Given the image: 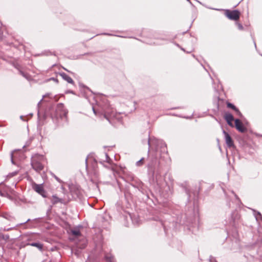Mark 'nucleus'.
Segmentation results:
<instances>
[{"instance_id": "f257e3e1", "label": "nucleus", "mask_w": 262, "mask_h": 262, "mask_svg": "<svg viewBox=\"0 0 262 262\" xmlns=\"http://www.w3.org/2000/svg\"><path fill=\"white\" fill-rule=\"evenodd\" d=\"M47 162L46 158L44 156L35 154L31 158V166L37 172H40L43 170L45 164Z\"/></svg>"}, {"instance_id": "f03ea898", "label": "nucleus", "mask_w": 262, "mask_h": 262, "mask_svg": "<svg viewBox=\"0 0 262 262\" xmlns=\"http://www.w3.org/2000/svg\"><path fill=\"white\" fill-rule=\"evenodd\" d=\"M103 116L111 123H114L113 121L116 120L118 121H121V117L120 113H117L115 110L108 108L103 111Z\"/></svg>"}, {"instance_id": "7ed1b4c3", "label": "nucleus", "mask_w": 262, "mask_h": 262, "mask_svg": "<svg viewBox=\"0 0 262 262\" xmlns=\"http://www.w3.org/2000/svg\"><path fill=\"white\" fill-rule=\"evenodd\" d=\"M68 111L64 108L62 103H59L57 105L55 112L54 114H51V117L53 119L56 118H65L67 120V115Z\"/></svg>"}, {"instance_id": "20e7f679", "label": "nucleus", "mask_w": 262, "mask_h": 262, "mask_svg": "<svg viewBox=\"0 0 262 262\" xmlns=\"http://www.w3.org/2000/svg\"><path fill=\"white\" fill-rule=\"evenodd\" d=\"M148 144L149 146L148 152H149V148L152 146L155 145L156 146V150H158L159 148H165L166 147L165 143L161 140H159L156 138H148ZM165 150V149H164Z\"/></svg>"}, {"instance_id": "39448f33", "label": "nucleus", "mask_w": 262, "mask_h": 262, "mask_svg": "<svg viewBox=\"0 0 262 262\" xmlns=\"http://www.w3.org/2000/svg\"><path fill=\"white\" fill-rule=\"evenodd\" d=\"M32 189L43 198L47 197V193L44 189L43 184H38L35 182L32 183Z\"/></svg>"}, {"instance_id": "423d86ee", "label": "nucleus", "mask_w": 262, "mask_h": 262, "mask_svg": "<svg viewBox=\"0 0 262 262\" xmlns=\"http://www.w3.org/2000/svg\"><path fill=\"white\" fill-rule=\"evenodd\" d=\"M23 156V154L20 150H15L13 151L11 154V163L14 165H17L18 161L20 160Z\"/></svg>"}, {"instance_id": "0eeeda50", "label": "nucleus", "mask_w": 262, "mask_h": 262, "mask_svg": "<svg viewBox=\"0 0 262 262\" xmlns=\"http://www.w3.org/2000/svg\"><path fill=\"white\" fill-rule=\"evenodd\" d=\"M226 16L231 20H237L239 18V12L238 10L230 11L227 10L226 12Z\"/></svg>"}, {"instance_id": "6e6552de", "label": "nucleus", "mask_w": 262, "mask_h": 262, "mask_svg": "<svg viewBox=\"0 0 262 262\" xmlns=\"http://www.w3.org/2000/svg\"><path fill=\"white\" fill-rule=\"evenodd\" d=\"M223 133L225 135V139L227 146L229 147H233L234 146L233 141L229 134L225 130L223 131Z\"/></svg>"}, {"instance_id": "1a4fd4ad", "label": "nucleus", "mask_w": 262, "mask_h": 262, "mask_svg": "<svg viewBox=\"0 0 262 262\" xmlns=\"http://www.w3.org/2000/svg\"><path fill=\"white\" fill-rule=\"evenodd\" d=\"M235 125L236 128L241 133H244L246 130V128L243 126L242 122L238 119L235 120Z\"/></svg>"}, {"instance_id": "9d476101", "label": "nucleus", "mask_w": 262, "mask_h": 262, "mask_svg": "<svg viewBox=\"0 0 262 262\" xmlns=\"http://www.w3.org/2000/svg\"><path fill=\"white\" fill-rule=\"evenodd\" d=\"M225 119L229 125L233 126L232 121L234 120V118L231 114L226 113L225 115Z\"/></svg>"}, {"instance_id": "9b49d317", "label": "nucleus", "mask_w": 262, "mask_h": 262, "mask_svg": "<svg viewBox=\"0 0 262 262\" xmlns=\"http://www.w3.org/2000/svg\"><path fill=\"white\" fill-rule=\"evenodd\" d=\"M59 75L64 80L67 81L68 83L71 84L74 83V82L73 80V79L67 74L64 73H60Z\"/></svg>"}, {"instance_id": "f8f14e48", "label": "nucleus", "mask_w": 262, "mask_h": 262, "mask_svg": "<svg viewBox=\"0 0 262 262\" xmlns=\"http://www.w3.org/2000/svg\"><path fill=\"white\" fill-rule=\"evenodd\" d=\"M50 199L52 203L53 204H55L58 203H63V200L62 199L58 198L56 195H52Z\"/></svg>"}, {"instance_id": "ddd939ff", "label": "nucleus", "mask_w": 262, "mask_h": 262, "mask_svg": "<svg viewBox=\"0 0 262 262\" xmlns=\"http://www.w3.org/2000/svg\"><path fill=\"white\" fill-rule=\"evenodd\" d=\"M30 221V219H28L27 221H26L24 223H20V224H17L16 227H11V228H4L3 230L5 231H10V230H13V229H16V227H18L19 226H20L21 225H24L26 223L29 222Z\"/></svg>"}, {"instance_id": "4468645a", "label": "nucleus", "mask_w": 262, "mask_h": 262, "mask_svg": "<svg viewBox=\"0 0 262 262\" xmlns=\"http://www.w3.org/2000/svg\"><path fill=\"white\" fill-rule=\"evenodd\" d=\"M227 106H228V107L231 108L233 109V110H234L237 113V114H238L239 115L241 114V113L239 111V110L233 104H232L231 103H228Z\"/></svg>"}, {"instance_id": "2eb2a0df", "label": "nucleus", "mask_w": 262, "mask_h": 262, "mask_svg": "<svg viewBox=\"0 0 262 262\" xmlns=\"http://www.w3.org/2000/svg\"><path fill=\"white\" fill-rule=\"evenodd\" d=\"M29 245L37 247L38 249L41 250L42 249V245L39 243H32L28 244Z\"/></svg>"}, {"instance_id": "dca6fc26", "label": "nucleus", "mask_w": 262, "mask_h": 262, "mask_svg": "<svg viewBox=\"0 0 262 262\" xmlns=\"http://www.w3.org/2000/svg\"><path fill=\"white\" fill-rule=\"evenodd\" d=\"M105 258L107 262H114V257L111 254H106Z\"/></svg>"}, {"instance_id": "f3484780", "label": "nucleus", "mask_w": 262, "mask_h": 262, "mask_svg": "<svg viewBox=\"0 0 262 262\" xmlns=\"http://www.w3.org/2000/svg\"><path fill=\"white\" fill-rule=\"evenodd\" d=\"M71 233L72 235H74L75 237H78L81 235L80 232L78 229L72 230Z\"/></svg>"}, {"instance_id": "a211bd4d", "label": "nucleus", "mask_w": 262, "mask_h": 262, "mask_svg": "<svg viewBox=\"0 0 262 262\" xmlns=\"http://www.w3.org/2000/svg\"><path fill=\"white\" fill-rule=\"evenodd\" d=\"M0 238L6 241L9 239V236L8 234H4L2 233H0Z\"/></svg>"}, {"instance_id": "6ab92c4d", "label": "nucleus", "mask_w": 262, "mask_h": 262, "mask_svg": "<svg viewBox=\"0 0 262 262\" xmlns=\"http://www.w3.org/2000/svg\"><path fill=\"white\" fill-rule=\"evenodd\" d=\"M144 158H142L140 160L138 161L136 165L137 166H141L144 163Z\"/></svg>"}, {"instance_id": "aec40b11", "label": "nucleus", "mask_w": 262, "mask_h": 262, "mask_svg": "<svg viewBox=\"0 0 262 262\" xmlns=\"http://www.w3.org/2000/svg\"><path fill=\"white\" fill-rule=\"evenodd\" d=\"M105 161L109 163V164H111V162H112V160L111 159L108 157V155L107 154H105Z\"/></svg>"}, {"instance_id": "412c9836", "label": "nucleus", "mask_w": 262, "mask_h": 262, "mask_svg": "<svg viewBox=\"0 0 262 262\" xmlns=\"http://www.w3.org/2000/svg\"><path fill=\"white\" fill-rule=\"evenodd\" d=\"M236 25H237L239 30H243L244 28L242 24H241L239 23H236Z\"/></svg>"}, {"instance_id": "4be33fe9", "label": "nucleus", "mask_w": 262, "mask_h": 262, "mask_svg": "<svg viewBox=\"0 0 262 262\" xmlns=\"http://www.w3.org/2000/svg\"><path fill=\"white\" fill-rule=\"evenodd\" d=\"M17 173V171H15L14 172H12V173H10V176L11 177H13V176H15Z\"/></svg>"}, {"instance_id": "5701e85b", "label": "nucleus", "mask_w": 262, "mask_h": 262, "mask_svg": "<svg viewBox=\"0 0 262 262\" xmlns=\"http://www.w3.org/2000/svg\"><path fill=\"white\" fill-rule=\"evenodd\" d=\"M93 112H94V113L95 114V115H97V112L95 110V108H94V107H93Z\"/></svg>"}, {"instance_id": "b1692460", "label": "nucleus", "mask_w": 262, "mask_h": 262, "mask_svg": "<svg viewBox=\"0 0 262 262\" xmlns=\"http://www.w3.org/2000/svg\"><path fill=\"white\" fill-rule=\"evenodd\" d=\"M74 253H75V254H76V255H78L79 254V252H78V251H75V252H74Z\"/></svg>"}, {"instance_id": "393cba45", "label": "nucleus", "mask_w": 262, "mask_h": 262, "mask_svg": "<svg viewBox=\"0 0 262 262\" xmlns=\"http://www.w3.org/2000/svg\"><path fill=\"white\" fill-rule=\"evenodd\" d=\"M42 101V100H41L38 102V106L40 104V103H41V101Z\"/></svg>"}, {"instance_id": "a878e982", "label": "nucleus", "mask_w": 262, "mask_h": 262, "mask_svg": "<svg viewBox=\"0 0 262 262\" xmlns=\"http://www.w3.org/2000/svg\"><path fill=\"white\" fill-rule=\"evenodd\" d=\"M153 166V164H148V167H152Z\"/></svg>"}, {"instance_id": "bb28decb", "label": "nucleus", "mask_w": 262, "mask_h": 262, "mask_svg": "<svg viewBox=\"0 0 262 262\" xmlns=\"http://www.w3.org/2000/svg\"><path fill=\"white\" fill-rule=\"evenodd\" d=\"M258 215L259 216V217L261 216V215L259 212H258Z\"/></svg>"}, {"instance_id": "cd10ccee", "label": "nucleus", "mask_w": 262, "mask_h": 262, "mask_svg": "<svg viewBox=\"0 0 262 262\" xmlns=\"http://www.w3.org/2000/svg\"><path fill=\"white\" fill-rule=\"evenodd\" d=\"M129 216H130V218L132 219V220H133V222H134V220H133V217H132V216L130 215V214H129Z\"/></svg>"}, {"instance_id": "c85d7f7f", "label": "nucleus", "mask_w": 262, "mask_h": 262, "mask_svg": "<svg viewBox=\"0 0 262 262\" xmlns=\"http://www.w3.org/2000/svg\"><path fill=\"white\" fill-rule=\"evenodd\" d=\"M234 195H235V198H236L237 199H238V197H237V196L236 194H234Z\"/></svg>"}, {"instance_id": "c756f323", "label": "nucleus", "mask_w": 262, "mask_h": 262, "mask_svg": "<svg viewBox=\"0 0 262 262\" xmlns=\"http://www.w3.org/2000/svg\"><path fill=\"white\" fill-rule=\"evenodd\" d=\"M53 80H55V81H56V82H57V81H58V80H57V79H54V78H53Z\"/></svg>"}, {"instance_id": "7c9ffc66", "label": "nucleus", "mask_w": 262, "mask_h": 262, "mask_svg": "<svg viewBox=\"0 0 262 262\" xmlns=\"http://www.w3.org/2000/svg\"><path fill=\"white\" fill-rule=\"evenodd\" d=\"M55 179H56L57 180H58V178H57V177H55Z\"/></svg>"}, {"instance_id": "2f4dec72", "label": "nucleus", "mask_w": 262, "mask_h": 262, "mask_svg": "<svg viewBox=\"0 0 262 262\" xmlns=\"http://www.w3.org/2000/svg\"><path fill=\"white\" fill-rule=\"evenodd\" d=\"M86 164L87 163V159L85 160Z\"/></svg>"}, {"instance_id": "473e14b6", "label": "nucleus", "mask_w": 262, "mask_h": 262, "mask_svg": "<svg viewBox=\"0 0 262 262\" xmlns=\"http://www.w3.org/2000/svg\"><path fill=\"white\" fill-rule=\"evenodd\" d=\"M85 246H83L81 248H84Z\"/></svg>"}]
</instances>
